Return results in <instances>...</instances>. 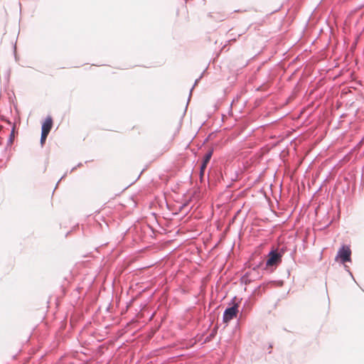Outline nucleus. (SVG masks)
Wrapping results in <instances>:
<instances>
[{"label": "nucleus", "mask_w": 364, "mask_h": 364, "mask_svg": "<svg viewBox=\"0 0 364 364\" xmlns=\"http://www.w3.org/2000/svg\"><path fill=\"white\" fill-rule=\"evenodd\" d=\"M53 124V121L50 116L47 117L43 122L42 124V132L41 137V143L42 145L45 143L46 138L52 129Z\"/></svg>", "instance_id": "f257e3e1"}, {"label": "nucleus", "mask_w": 364, "mask_h": 364, "mask_svg": "<svg viewBox=\"0 0 364 364\" xmlns=\"http://www.w3.org/2000/svg\"><path fill=\"white\" fill-rule=\"evenodd\" d=\"M351 250L349 246L343 245L338 251L336 259L340 261L342 263L350 262Z\"/></svg>", "instance_id": "f03ea898"}, {"label": "nucleus", "mask_w": 364, "mask_h": 364, "mask_svg": "<svg viewBox=\"0 0 364 364\" xmlns=\"http://www.w3.org/2000/svg\"><path fill=\"white\" fill-rule=\"evenodd\" d=\"M238 313V304H235L232 307L225 309L223 314L224 323H228L230 321L236 317Z\"/></svg>", "instance_id": "7ed1b4c3"}, {"label": "nucleus", "mask_w": 364, "mask_h": 364, "mask_svg": "<svg viewBox=\"0 0 364 364\" xmlns=\"http://www.w3.org/2000/svg\"><path fill=\"white\" fill-rule=\"evenodd\" d=\"M282 261V255L277 251H272L268 255L266 265L267 267H272L280 263Z\"/></svg>", "instance_id": "20e7f679"}, {"label": "nucleus", "mask_w": 364, "mask_h": 364, "mask_svg": "<svg viewBox=\"0 0 364 364\" xmlns=\"http://www.w3.org/2000/svg\"><path fill=\"white\" fill-rule=\"evenodd\" d=\"M213 155V151L210 150L204 156L203 164H207L209 163L211 156Z\"/></svg>", "instance_id": "39448f33"}, {"label": "nucleus", "mask_w": 364, "mask_h": 364, "mask_svg": "<svg viewBox=\"0 0 364 364\" xmlns=\"http://www.w3.org/2000/svg\"><path fill=\"white\" fill-rule=\"evenodd\" d=\"M206 166H207V164H202V165L200 166V178L203 177V176L204 174V171H205V170L206 168Z\"/></svg>", "instance_id": "423d86ee"}]
</instances>
